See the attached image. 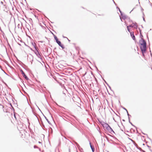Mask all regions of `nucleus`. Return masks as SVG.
Returning <instances> with one entry per match:
<instances>
[{
    "mask_svg": "<svg viewBox=\"0 0 152 152\" xmlns=\"http://www.w3.org/2000/svg\"><path fill=\"white\" fill-rule=\"evenodd\" d=\"M30 50L33 51L37 56L38 57H40V55L38 51L39 48H30Z\"/></svg>",
    "mask_w": 152,
    "mask_h": 152,
    "instance_id": "nucleus-1",
    "label": "nucleus"
},
{
    "mask_svg": "<svg viewBox=\"0 0 152 152\" xmlns=\"http://www.w3.org/2000/svg\"><path fill=\"white\" fill-rule=\"evenodd\" d=\"M139 43L141 47L143 48H146V42L142 39H141L139 41Z\"/></svg>",
    "mask_w": 152,
    "mask_h": 152,
    "instance_id": "nucleus-2",
    "label": "nucleus"
},
{
    "mask_svg": "<svg viewBox=\"0 0 152 152\" xmlns=\"http://www.w3.org/2000/svg\"><path fill=\"white\" fill-rule=\"evenodd\" d=\"M54 37L55 40L56 41V42L62 48H63L61 45V42L58 41L57 37L55 35H54Z\"/></svg>",
    "mask_w": 152,
    "mask_h": 152,
    "instance_id": "nucleus-3",
    "label": "nucleus"
},
{
    "mask_svg": "<svg viewBox=\"0 0 152 152\" xmlns=\"http://www.w3.org/2000/svg\"><path fill=\"white\" fill-rule=\"evenodd\" d=\"M129 26L134 29H137V26L136 23H133L131 25H129Z\"/></svg>",
    "mask_w": 152,
    "mask_h": 152,
    "instance_id": "nucleus-4",
    "label": "nucleus"
},
{
    "mask_svg": "<svg viewBox=\"0 0 152 152\" xmlns=\"http://www.w3.org/2000/svg\"><path fill=\"white\" fill-rule=\"evenodd\" d=\"M146 48H140L142 53V55L143 56H144V54L145 53L146 50Z\"/></svg>",
    "mask_w": 152,
    "mask_h": 152,
    "instance_id": "nucleus-5",
    "label": "nucleus"
},
{
    "mask_svg": "<svg viewBox=\"0 0 152 152\" xmlns=\"http://www.w3.org/2000/svg\"><path fill=\"white\" fill-rule=\"evenodd\" d=\"M105 126L107 127V129L108 130H109L111 131V132L112 131L113 132H114L113 129L110 127L109 125L108 124H106Z\"/></svg>",
    "mask_w": 152,
    "mask_h": 152,
    "instance_id": "nucleus-6",
    "label": "nucleus"
},
{
    "mask_svg": "<svg viewBox=\"0 0 152 152\" xmlns=\"http://www.w3.org/2000/svg\"><path fill=\"white\" fill-rule=\"evenodd\" d=\"M21 73L22 75H23V77H24V78L26 79V80H28V78L25 75V74L24 72L23 71L21 70Z\"/></svg>",
    "mask_w": 152,
    "mask_h": 152,
    "instance_id": "nucleus-7",
    "label": "nucleus"
},
{
    "mask_svg": "<svg viewBox=\"0 0 152 152\" xmlns=\"http://www.w3.org/2000/svg\"><path fill=\"white\" fill-rule=\"evenodd\" d=\"M130 35L133 39L134 40L135 39V37L134 35L133 32H130Z\"/></svg>",
    "mask_w": 152,
    "mask_h": 152,
    "instance_id": "nucleus-8",
    "label": "nucleus"
},
{
    "mask_svg": "<svg viewBox=\"0 0 152 152\" xmlns=\"http://www.w3.org/2000/svg\"><path fill=\"white\" fill-rule=\"evenodd\" d=\"M45 51H47V52H49L50 53L51 49V48H45Z\"/></svg>",
    "mask_w": 152,
    "mask_h": 152,
    "instance_id": "nucleus-9",
    "label": "nucleus"
},
{
    "mask_svg": "<svg viewBox=\"0 0 152 152\" xmlns=\"http://www.w3.org/2000/svg\"><path fill=\"white\" fill-rule=\"evenodd\" d=\"M90 145L91 147V149H92V151L93 152H94V148L93 146H92L91 145V142H90Z\"/></svg>",
    "mask_w": 152,
    "mask_h": 152,
    "instance_id": "nucleus-10",
    "label": "nucleus"
},
{
    "mask_svg": "<svg viewBox=\"0 0 152 152\" xmlns=\"http://www.w3.org/2000/svg\"><path fill=\"white\" fill-rule=\"evenodd\" d=\"M129 27H130L129 26H127V29L128 31H129V32H130Z\"/></svg>",
    "mask_w": 152,
    "mask_h": 152,
    "instance_id": "nucleus-11",
    "label": "nucleus"
},
{
    "mask_svg": "<svg viewBox=\"0 0 152 152\" xmlns=\"http://www.w3.org/2000/svg\"><path fill=\"white\" fill-rule=\"evenodd\" d=\"M129 122L133 126V125L132 124V123L130 122V118H129Z\"/></svg>",
    "mask_w": 152,
    "mask_h": 152,
    "instance_id": "nucleus-12",
    "label": "nucleus"
},
{
    "mask_svg": "<svg viewBox=\"0 0 152 152\" xmlns=\"http://www.w3.org/2000/svg\"><path fill=\"white\" fill-rule=\"evenodd\" d=\"M127 115L128 116V117H129L128 118H129V116H131L129 115V114L128 111H127Z\"/></svg>",
    "mask_w": 152,
    "mask_h": 152,
    "instance_id": "nucleus-13",
    "label": "nucleus"
},
{
    "mask_svg": "<svg viewBox=\"0 0 152 152\" xmlns=\"http://www.w3.org/2000/svg\"><path fill=\"white\" fill-rule=\"evenodd\" d=\"M34 148H38V147L37 146H36V145H34Z\"/></svg>",
    "mask_w": 152,
    "mask_h": 152,
    "instance_id": "nucleus-14",
    "label": "nucleus"
},
{
    "mask_svg": "<svg viewBox=\"0 0 152 152\" xmlns=\"http://www.w3.org/2000/svg\"><path fill=\"white\" fill-rule=\"evenodd\" d=\"M63 94H64L65 95V93L63 91Z\"/></svg>",
    "mask_w": 152,
    "mask_h": 152,
    "instance_id": "nucleus-15",
    "label": "nucleus"
},
{
    "mask_svg": "<svg viewBox=\"0 0 152 152\" xmlns=\"http://www.w3.org/2000/svg\"><path fill=\"white\" fill-rule=\"evenodd\" d=\"M124 109L127 112V110H126V109H125V108H124Z\"/></svg>",
    "mask_w": 152,
    "mask_h": 152,
    "instance_id": "nucleus-16",
    "label": "nucleus"
},
{
    "mask_svg": "<svg viewBox=\"0 0 152 152\" xmlns=\"http://www.w3.org/2000/svg\"><path fill=\"white\" fill-rule=\"evenodd\" d=\"M137 48V50H138V49H139V48Z\"/></svg>",
    "mask_w": 152,
    "mask_h": 152,
    "instance_id": "nucleus-17",
    "label": "nucleus"
},
{
    "mask_svg": "<svg viewBox=\"0 0 152 152\" xmlns=\"http://www.w3.org/2000/svg\"><path fill=\"white\" fill-rule=\"evenodd\" d=\"M39 143H40V142H39Z\"/></svg>",
    "mask_w": 152,
    "mask_h": 152,
    "instance_id": "nucleus-18",
    "label": "nucleus"
},
{
    "mask_svg": "<svg viewBox=\"0 0 152 152\" xmlns=\"http://www.w3.org/2000/svg\"><path fill=\"white\" fill-rule=\"evenodd\" d=\"M10 49H11V50H12V49L11 48H10Z\"/></svg>",
    "mask_w": 152,
    "mask_h": 152,
    "instance_id": "nucleus-19",
    "label": "nucleus"
},
{
    "mask_svg": "<svg viewBox=\"0 0 152 152\" xmlns=\"http://www.w3.org/2000/svg\"><path fill=\"white\" fill-rule=\"evenodd\" d=\"M10 49H11V50H12V49L11 48H10Z\"/></svg>",
    "mask_w": 152,
    "mask_h": 152,
    "instance_id": "nucleus-20",
    "label": "nucleus"
}]
</instances>
